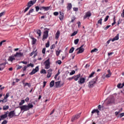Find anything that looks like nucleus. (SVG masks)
Wrapping results in <instances>:
<instances>
[{"label": "nucleus", "instance_id": "f257e3e1", "mask_svg": "<svg viewBox=\"0 0 124 124\" xmlns=\"http://www.w3.org/2000/svg\"><path fill=\"white\" fill-rule=\"evenodd\" d=\"M35 2H36V0H33V1L32 0L30 1L28 3V5H27L28 7L24 10V13H25L26 11H28V10L30 9V7H31V6H32V5L34 4Z\"/></svg>", "mask_w": 124, "mask_h": 124}, {"label": "nucleus", "instance_id": "f03ea898", "mask_svg": "<svg viewBox=\"0 0 124 124\" xmlns=\"http://www.w3.org/2000/svg\"><path fill=\"white\" fill-rule=\"evenodd\" d=\"M98 78L96 77L93 80L91 81L88 84L89 88H93V86H94V84L96 83Z\"/></svg>", "mask_w": 124, "mask_h": 124}, {"label": "nucleus", "instance_id": "7ed1b4c3", "mask_svg": "<svg viewBox=\"0 0 124 124\" xmlns=\"http://www.w3.org/2000/svg\"><path fill=\"white\" fill-rule=\"evenodd\" d=\"M44 64L45 65L46 69H49L50 68V59L48 58L47 60H46Z\"/></svg>", "mask_w": 124, "mask_h": 124}, {"label": "nucleus", "instance_id": "20e7f679", "mask_svg": "<svg viewBox=\"0 0 124 124\" xmlns=\"http://www.w3.org/2000/svg\"><path fill=\"white\" fill-rule=\"evenodd\" d=\"M80 115H81V113L73 116L71 119V122H72V123H73L74 122V121H76V120H78V119H79V118H80Z\"/></svg>", "mask_w": 124, "mask_h": 124}, {"label": "nucleus", "instance_id": "39448f33", "mask_svg": "<svg viewBox=\"0 0 124 124\" xmlns=\"http://www.w3.org/2000/svg\"><path fill=\"white\" fill-rule=\"evenodd\" d=\"M83 47H84V45H82L80 47L76 49V50H79L77 52V54H81V53H83V52L85 51V49L83 48Z\"/></svg>", "mask_w": 124, "mask_h": 124}, {"label": "nucleus", "instance_id": "423d86ee", "mask_svg": "<svg viewBox=\"0 0 124 124\" xmlns=\"http://www.w3.org/2000/svg\"><path fill=\"white\" fill-rule=\"evenodd\" d=\"M39 70V68L38 67V66H37L35 69H33L32 70V72H31L30 73V75H33V74H35V73H36V72H37Z\"/></svg>", "mask_w": 124, "mask_h": 124}, {"label": "nucleus", "instance_id": "0eeeda50", "mask_svg": "<svg viewBox=\"0 0 124 124\" xmlns=\"http://www.w3.org/2000/svg\"><path fill=\"white\" fill-rule=\"evenodd\" d=\"M8 113H9V111H7L6 112H5L4 114H3L0 116V119L1 120H4V119H6L7 118V115H8Z\"/></svg>", "mask_w": 124, "mask_h": 124}, {"label": "nucleus", "instance_id": "6e6552de", "mask_svg": "<svg viewBox=\"0 0 124 124\" xmlns=\"http://www.w3.org/2000/svg\"><path fill=\"white\" fill-rule=\"evenodd\" d=\"M20 109H21V111H28L29 110V107L27 105H24L21 107H20Z\"/></svg>", "mask_w": 124, "mask_h": 124}, {"label": "nucleus", "instance_id": "1a4fd4ad", "mask_svg": "<svg viewBox=\"0 0 124 124\" xmlns=\"http://www.w3.org/2000/svg\"><path fill=\"white\" fill-rule=\"evenodd\" d=\"M49 33L48 31H46L44 32L43 40L44 41V39H46L48 38V33Z\"/></svg>", "mask_w": 124, "mask_h": 124}, {"label": "nucleus", "instance_id": "9d476101", "mask_svg": "<svg viewBox=\"0 0 124 124\" xmlns=\"http://www.w3.org/2000/svg\"><path fill=\"white\" fill-rule=\"evenodd\" d=\"M8 117L10 118V119H11V118H13L15 115V112L14 110L10 111L9 113H8Z\"/></svg>", "mask_w": 124, "mask_h": 124}, {"label": "nucleus", "instance_id": "9b49d317", "mask_svg": "<svg viewBox=\"0 0 124 124\" xmlns=\"http://www.w3.org/2000/svg\"><path fill=\"white\" fill-rule=\"evenodd\" d=\"M23 56H24V54L21 52H16V54L14 55L15 58H21V57H23Z\"/></svg>", "mask_w": 124, "mask_h": 124}, {"label": "nucleus", "instance_id": "f8f14e48", "mask_svg": "<svg viewBox=\"0 0 124 124\" xmlns=\"http://www.w3.org/2000/svg\"><path fill=\"white\" fill-rule=\"evenodd\" d=\"M92 16V13H91V12L89 11L87 12L85 15L84 16V19H86L87 18H90V16Z\"/></svg>", "mask_w": 124, "mask_h": 124}, {"label": "nucleus", "instance_id": "ddd939ff", "mask_svg": "<svg viewBox=\"0 0 124 124\" xmlns=\"http://www.w3.org/2000/svg\"><path fill=\"white\" fill-rule=\"evenodd\" d=\"M52 71L53 70L51 69H49L48 70H47V78H50V77H51Z\"/></svg>", "mask_w": 124, "mask_h": 124}, {"label": "nucleus", "instance_id": "4468645a", "mask_svg": "<svg viewBox=\"0 0 124 124\" xmlns=\"http://www.w3.org/2000/svg\"><path fill=\"white\" fill-rule=\"evenodd\" d=\"M114 102H115V99L114 97H112L108 100L107 104H111L112 103H114Z\"/></svg>", "mask_w": 124, "mask_h": 124}, {"label": "nucleus", "instance_id": "2eb2a0df", "mask_svg": "<svg viewBox=\"0 0 124 124\" xmlns=\"http://www.w3.org/2000/svg\"><path fill=\"white\" fill-rule=\"evenodd\" d=\"M80 76H81V74H79L78 75H77L76 76H73L75 81H78V79H79V78H80Z\"/></svg>", "mask_w": 124, "mask_h": 124}, {"label": "nucleus", "instance_id": "dca6fc26", "mask_svg": "<svg viewBox=\"0 0 124 124\" xmlns=\"http://www.w3.org/2000/svg\"><path fill=\"white\" fill-rule=\"evenodd\" d=\"M5 64H6V62L0 64V66L3 65L2 67H0V71L3 70V69H4V68L5 67Z\"/></svg>", "mask_w": 124, "mask_h": 124}, {"label": "nucleus", "instance_id": "f3484780", "mask_svg": "<svg viewBox=\"0 0 124 124\" xmlns=\"http://www.w3.org/2000/svg\"><path fill=\"white\" fill-rule=\"evenodd\" d=\"M15 56H10L9 57V59H8V61L9 62H13V61H15Z\"/></svg>", "mask_w": 124, "mask_h": 124}, {"label": "nucleus", "instance_id": "a211bd4d", "mask_svg": "<svg viewBox=\"0 0 124 124\" xmlns=\"http://www.w3.org/2000/svg\"><path fill=\"white\" fill-rule=\"evenodd\" d=\"M56 88H61L62 85H61V81H57L55 82Z\"/></svg>", "mask_w": 124, "mask_h": 124}, {"label": "nucleus", "instance_id": "6ab92c4d", "mask_svg": "<svg viewBox=\"0 0 124 124\" xmlns=\"http://www.w3.org/2000/svg\"><path fill=\"white\" fill-rule=\"evenodd\" d=\"M85 82V78H81L80 80L78 81V84H84Z\"/></svg>", "mask_w": 124, "mask_h": 124}, {"label": "nucleus", "instance_id": "aec40b11", "mask_svg": "<svg viewBox=\"0 0 124 124\" xmlns=\"http://www.w3.org/2000/svg\"><path fill=\"white\" fill-rule=\"evenodd\" d=\"M50 8V7H45V6H43L41 7V8L40 9V10H41V9H44L45 11H48V10H49Z\"/></svg>", "mask_w": 124, "mask_h": 124}, {"label": "nucleus", "instance_id": "412c9836", "mask_svg": "<svg viewBox=\"0 0 124 124\" xmlns=\"http://www.w3.org/2000/svg\"><path fill=\"white\" fill-rule=\"evenodd\" d=\"M59 18L61 21H62L63 19V13H62V12H60Z\"/></svg>", "mask_w": 124, "mask_h": 124}, {"label": "nucleus", "instance_id": "4be33fe9", "mask_svg": "<svg viewBox=\"0 0 124 124\" xmlns=\"http://www.w3.org/2000/svg\"><path fill=\"white\" fill-rule=\"evenodd\" d=\"M60 34H61V32L59 31H58L55 34V38L56 39H59V37H60Z\"/></svg>", "mask_w": 124, "mask_h": 124}, {"label": "nucleus", "instance_id": "5701e85b", "mask_svg": "<svg viewBox=\"0 0 124 124\" xmlns=\"http://www.w3.org/2000/svg\"><path fill=\"white\" fill-rule=\"evenodd\" d=\"M115 40H119V34H117V35L112 39L111 41H112V42H114Z\"/></svg>", "mask_w": 124, "mask_h": 124}, {"label": "nucleus", "instance_id": "b1692460", "mask_svg": "<svg viewBox=\"0 0 124 124\" xmlns=\"http://www.w3.org/2000/svg\"><path fill=\"white\" fill-rule=\"evenodd\" d=\"M67 8L68 11L70 10V9H71L72 8V4L70 3H68Z\"/></svg>", "mask_w": 124, "mask_h": 124}, {"label": "nucleus", "instance_id": "393cba45", "mask_svg": "<svg viewBox=\"0 0 124 124\" xmlns=\"http://www.w3.org/2000/svg\"><path fill=\"white\" fill-rule=\"evenodd\" d=\"M54 85H55V81L54 80L51 81L49 83V86L50 88H53Z\"/></svg>", "mask_w": 124, "mask_h": 124}, {"label": "nucleus", "instance_id": "a878e982", "mask_svg": "<svg viewBox=\"0 0 124 124\" xmlns=\"http://www.w3.org/2000/svg\"><path fill=\"white\" fill-rule=\"evenodd\" d=\"M94 113H97V114H98V113H99V110H98V109H93L92 111V114H94Z\"/></svg>", "mask_w": 124, "mask_h": 124}, {"label": "nucleus", "instance_id": "bb28decb", "mask_svg": "<svg viewBox=\"0 0 124 124\" xmlns=\"http://www.w3.org/2000/svg\"><path fill=\"white\" fill-rule=\"evenodd\" d=\"M23 84L24 85V87H26V86H28L29 88L31 87V83H29L28 82H24V81H23Z\"/></svg>", "mask_w": 124, "mask_h": 124}, {"label": "nucleus", "instance_id": "cd10ccee", "mask_svg": "<svg viewBox=\"0 0 124 124\" xmlns=\"http://www.w3.org/2000/svg\"><path fill=\"white\" fill-rule=\"evenodd\" d=\"M124 87V85L123 84L119 83L117 85V88H119V89H122Z\"/></svg>", "mask_w": 124, "mask_h": 124}, {"label": "nucleus", "instance_id": "c85d7f7f", "mask_svg": "<svg viewBox=\"0 0 124 124\" xmlns=\"http://www.w3.org/2000/svg\"><path fill=\"white\" fill-rule=\"evenodd\" d=\"M32 40V44H35V43L36 42V39L35 38L32 37L31 38Z\"/></svg>", "mask_w": 124, "mask_h": 124}, {"label": "nucleus", "instance_id": "c756f323", "mask_svg": "<svg viewBox=\"0 0 124 124\" xmlns=\"http://www.w3.org/2000/svg\"><path fill=\"white\" fill-rule=\"evenodd\" d=\"M37 34H38L39 36H40L41 35V30H37Z\"/></svg>", "mask_w": 124, "mask_h": 124}, {"label": "nucleus", "instance_id": "7c9ffc66", "mask_svg": "<svg viewBox=\"0 0 124 124\" xmlns=\"http://www.w3.org/2000/svg\"><path fill=\"white\" fill-rule=\"evenodd\" d=\"M33 12V9H30L27 15H31V13Z\"/></svg>", "mask_w": 124, "mask_h": 124}, {"label": "nucleus", "instance_id": "2f4dec72", "mask_svg": "<svg viewBox=\"0 0 124 124\" xmlns=\"http://www.w3.org/2000/svg\"><path fill=\"white\" fill-rule=\"evenodd\" d=\"M98 24L100 25H102V18H101L97 22Z\"/></svg>", "mask_w": 124, "mask_h": 124}, {"label": "nucleus", "instance_id": "473e14b6", "mask_svg": "<svg viewBox=\"0 0 124 124\" xmlns=\"http://www.w3.org/2000/svg\"><path fill=\"white\" fill-rule=\"evenodd\" d=\"M9 108V107L8 106H4L3 107V110H7Z\"/></svg>", "mask_w": 124, "mask_h": 124}, {"label": "nucleus", "instance_id": "72a5a7b5", "mask_svg": "<svg viewBox=\"0 0 124 124\" xmlns=\"http://www.w3.org/2000/svg\"><path fill=\"white\" fill-rule=\"evenodd\" d=\"M97 51H98L97 48H94L93 49L91 50V53H94V52H96Z\"/></svg>", "mask_w": 124, "mask_h": 124}, {"label": "nucleus", "instance_id": "f704fd0d", "mask_svg": "<svg viewBox=\"0 0 124 124\" xmlns=\"http://www.w3.org/2000/svg\"><path fill=\"white\" fill-rule=\"evenodd\" d=\"M78 42H79V39H77L74 41V43L76 45H77Z\"/></svg>", "mask_w": 124, "mask_h": 124}, {"label": "nucleus", "instance_id": "c9c22d12", "mask_svg": "<svg viewBox=\"0 0 124 124\" xmlns=\"http://www.w3.org/2000/svg\"><path fill=\"white\" fill-rule=\"evenodd\" d=\"M28 107L29 108V110H30V108H32L33 107V105L32 104H29Z\"/></svg>", "mask_w": 124, "mask_h": 124}, {"label": "nucleus", "instance_id": "e433bc0d", "mask_svg": "<svg viewBox=\"0 0 124 124\" xmlns=\"http://www.w3.org/2000/svg\"><path fill=\"white\" fill-rule=\"evenodd\" d=\"M61 74V72H60V70L58 71V73L55 76V79H57V77H58V75H60V74Z\"/></svg>", "mask_w": 124, "mask_h": 124}, {"label": "nucleus", "instance_id": "4c0bfd02", "mask_svg": "<svg viewBox=\"0 0 124 124\" xmlns=\"http://www.w3.org/2000/svg\"><path fill=\"white\" fill-rule=\"evenodd\" d=\"M73 51H74V47H72L69 50V53H73Z\"/></svg>", "mask_w": 124, "mask_h": 124}, {"label": "nucleus", "instance_id": "58836bf2", "mask_svg": "<svg viewBox=\"0 0 124 124\" xmlns=\"http://www.w3.org/2000/svg\"><path fill=\"white\" fill-rule=\"evenodd\" d=\"M77 31H74L71 35V36H74V35H76V34H77Z\"/></svg>", "mask_w": 124, "mask_h": 124}, {"label": "nucleus", "instance_id": "ea45409f", "mask_svg": "<svg viewBox=\"0 0 124 124\" xmlns=\"http://www.w3.org/2000/svg\"><path fill=\"white\" fill-rule=\"evenodd\" d=\"M41 73H43L44 74H46V70H45V69H42L41 71Z\"/></svg>", "mask_w": 124, "mask_h": 124}, {"label": "nucleus", "instance_id": "a19ab883", "mask_svg": "<svg viewBox=\"0 0 124 124\" xmlns=\"http://www.w3.org/2000/svg\"><path fill=\"white\" fill-rule=\"evenodd\" d=\"M25 103V100H21V102L19 103V105H23Z\"/></svg>", "mask_w": 124, "mask_h": 124}, {"label": "nucleus", "instance_id": "79ce46f5", "mask_svg": "<svg viewBox=\"0 0 124 124\" xmlns=\"http://www.w3.org/2000/svg\"><path fill=\"white\" fill-rule=\"evenodd\" d=\"M49 46H50V42H48L46 44V48H48V47H49Z\"/></svg>", "mask_w": 124, "mask_h": 124}, {"label": "nucleus", "instance_id": "37998d69", "mask_svg": "<svg viewBox=\"0 0 124 124\" xmlns=\"http://www.w3.org/2000/svg\"><path fill=\"white\" fill-rule=\"evenodd\" d=\"M119 116L120 118H122V117H124V112H123L122 113L119 114Z\"/></svg>", "mask_w": 124, "mask_h": 124}, {"label": "nucleus", "instance_id": "c03bdc74", "mask_svg": "<svg viewBox=\"0 0 124 124\" xmlns=\"http://www.w3.org/2000/svg\"><path fill=\"white\" fill-rule=\"evenodd\" d=\"M94 74V72H93L92 73L90 74V75L89 77V78H91L93 76V75Z\"/></svg>", "mask_w": 124, "mask_h": 124}, {"label": "nucleus", "instance_id": "a18cd8bd", "mask_svg": "<svg viewBox=\"0 0 124 124\" xmlns=\"http://www.w3.org/2000/svg\"><path fill=\"white\" fill-rule=\"evenodd\" d=\"M108 18H109V16H107L105 18L104 22L107 21Z\"/></svg>", "mask_w": 124, "mask_h": 124}, {"label": "nucleus", "instance_id": "49530a36", "mask_svg": "<svg viewBox=\"0 0 124 124\" xmlns=\"http://www.w3.org/2000/svg\"><path fill=\"white\" fill-rule=\"evenodd\" d=\"M111 74H108L107 75H106V78H109L111 77Z\"/></svg>", "mask_w": 124, "mask_h": 124}, {"label": "nucleus", "instance_id": "de8ad7c7", "mask_svg": "<svg viewBox=\"0 0 124 124\" xmlns=\"http://www.w3.org/2000/svg\"><path fill=\"white\" fill-rule=\"evenodd\" d=\"M56 63H58V64H62V61L61 60H58L56 61Z\"/></svg>", "mask_w": 124, "mask_h": 124}, {"label": "nucleus", "instance_id": "09e8293b", "mask_svg": "<svg viewBox=\"0 0 124 124\" xmlns=\"http://www.w3.org/2000/svg\"><path fill=\"white\" fill-rule=\"evenodd\" d=\"M30 66L33 67V64H31V63H30L29 64L27 65V67H30Z\"/></svg>", "mask_w": 124, "mask_h": 124}, {"label": "nucleus", "instance_id": "8fccbe9b", "mask_svg": "<svg viewBox=\"0 0 124 124\" xmlns=\"http://www.w3.org/2000/svg\"><path fill=\"white\" fill-rule=\"evenodd\" d=\"M9 96V93H7L5 96L4 97V98H5V99H6V98H7V97H8Z\"/></svg>", "mask_w": 124, "mask_h": 124}, {"label": "nucleus", "instance_id": "3c124183", "mask_svg": "<svg viewBox=\"0 0 124 124\" xmlns=\"http://www.w3.org/2000/svg\"><path fill=\"white\" fill-rule=\"evenodd\" d=\"M111 27V25H108L105 28V31H107V30H108L110 27Z\"/></svg>", "mask_w": 124, "mask_h": 124}, {"label": "nucleus", "instance_id": "603ef678", "mask_svg": "<svg viewBox=\"0 0 124 124\" xmlns=\"http://www.w3.org/2000/svg\"><path fill=\"white\" fill-rule=\"evenodd\" d=\"M7 122V121L5 120L2 122L1 124H6Z\"/></svg>", "mask_w": 124, "mask_h": 124}, {"label": "nucleus", "instance_id": "864d4df0", "mask_svg": "<svg viewBox=\"0 0 124 124\" xmlns=\"http://www.w3.org/2000/svg\"><path fill=\"white\" fill-rule=\"evenodd\" d=\"M73 74H75V71L73 70L70 73V75H73Z\"/></svg>", "mask_w": 124, "mask_h": 124}, {"label": "nucleus", "instance_id": "5fc2aeb1", "mask_svg": "<svg viewBox=\"0 0 124 124\" xmlns=\"http://www.w3.org/2000/svg\"><path fill=\"white\" fill-rule=\"evenodd\" d=\"M53 14L55 16H58L59 15V13L58 12H55Z\"/></svg>", "mask_w": 124, "mask_h": 124}, {"label": "nucleus", "instance_id": "6e6d98bb", "mask_svg": "<svg viewBox=\"0 0 124 124\" xmlns=\"http://www.w3.org/2000/svg\"><path fill=\"white\" fill-rule=\"evenodd\" d=\"M36 11L38 12V11L39 10V6H36L35 7Z\"/></svg>", "mask_w": 124, "mask_h": 124}, {"label": "nucleus", "instance_id": "4d7b16f0", "mask_svg": "<svg viewBox=\"0 0 124 124\" xmlns=\"http://www.w3.org/2000/svg\"><path fill=\"white\" fill-rule=\"evenodd\" d=\"M4 13H5L4 12H3L0 13V17H2V16H3V15H4Z\"/></svg>", "mask_w": 124, "mask_h": 124}, {"label": "nucleus", "instance_id": "13d9d810", "mask_svg": "<svg viewBox=\"0 0 124 124\" xmlns=\"http://www.w3.org/2000/svg\"><path fill=\"white\" fill-rule=\"evenodd\" d=\"M7 101V99H5V98H4V99L2 100V102L5 103Z\"/></svg>", "mask_w": 124, "mask_h": 124}, {"label": "nucleus", "instance_id": "bf43d9fd", "mask_svg": "<svg viewBox=\"0 0 124 124\" xmlns=\"http://www.w3.org/2000/svg\"><path fill=\"white\" fill-rule=\"evenodd\" d=\"M45 51H46V48H43V50H42L43 54H45Z\"/></svg>", "mask_w": 124, "mask_h": 124}, {"label": "nucleus", "instance_id": "052dcab7", "mask_svg": "<svg viewBox=\"0 0 124 124\" xmlns=\"http://www.w3.org/2000/svg\"><path fill=\"white\" fill-rule=\"evenodd\" d=\"M21 63H23L24 64H28V62H24V61H22Z\"/></svg>", "mask_w": 124, "mask_h": 124}, {"label": "nucleus", "instance_id": "680f3d73", "mask_svg": "<svg viewBox=\"0 0 124 124\" xmlns=\"http://www.w3.org/2000/svg\"><path fill=\"white\" fill-rule=\"evenodd\" d=\"M74 11H78V8L74 7L73 8Z\"/></svg>", "mask_w": 124, "mask_h": 124}, {"label": "nucleus", "instance_id": "e2e57ef3", "mask_svg": "<svg viewBox=\"0 0 124 124\" xmlns=\"http://www.w3.org/2000/svg\"><path fill=\"white\" fill-rule=\"evenodd\" d=\"M27 68H28V66H24V67L23 68V71H26Z\"/></svg>", "mask_w": 124, "mask_h": 124}, {"label": "nucleus", "instance_id": "0e129e2a", "mask_svg": "<svg viewBox=\"0 0 124 124\" xmlns=\"http://www.w3.org/2000/svg\"><path fill=\"white\" fill-rule=\"evenodd\" d=\"M46 84H47V82L44 81V82L43 88H45V86H46Z\"/></svg>", "mask_w": 124, "mask_h": 124}, {"label": "nucleus", "instance_id": "69168bd1", "mask_svg": "<svg viewBox=\"0 0 124 124\" xmlns=\"http://www.w3.org/2000/svg\"><path fill=\"white\" fill-rule=\"evenodd\" d=\"M29 100H30V98L29 97H27L25 99V101H26V102H28Z\"/></svg>", "mask_w": 124, "mask_h": 124}, {"label": "nucleus", "instance_id": "338daca9", "mask_svg": "<svg viewBox=\"0 0 124 124\" xmlns=\"http://www.w3.org/2000/svg\"><path fill=\"white\" fill-rule=\"evenodd\" d=\"M56 55L57 56H59L60 55V51H56Z\"/></svg>", "mask_w": 124, "mask_h": 124}, {"label": "nucleus", "instance_id": "774afa93", "mask_svg": "<svg viewBox=\"0 0 124 124\" xmlns=\"http://www.w3.org/2000/svg\"><path fill=\"white\" fill-rule=\"evenodd\" d=\"M23 67L22 66H18V67L17 68V69H21Z\"/></svg>", "mask_w": 124, "mask_h": 124}]
</instances>
